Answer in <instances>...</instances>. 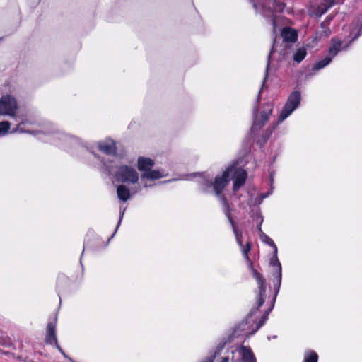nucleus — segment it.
<instances>
[{
  "mask_svg": "<svg viewBox=\"0 0 362 362\" xmlns=\"http://www.w3.org/2000/svg\"><path fill=\"white\" fill-rule=\"evenodd\" d=\"M261 240L272 247L274 250L273 257L270 260V266H272L274 269L272 271V276L274 277V296L272 299V304L270 308H269L262 316L259 321L257 322L256 325V328L252 329L251 332H247V329L248 327L247 321H243L240 323L233 330L232 335L233 337H238L240 335H246L247 337H250L251 335L254 334L261 327H262L267 320H268V315L269 313L273 309L274 305V303L276 300V298L279 292L281 279H282V267L281 264L278 259L277 252L278 249L276 245H275L273 240L269 237L267 234L262 235L260 237Z\"/></svg>",
  "mask_w": 362,
  "mask_h": 362,
  "instance_id": "nucleus-3",
  "label": "nucleus"
},
{
  "mask_svg": "<svg viewBox=\"0 0 362 362\" xmlns=\"http://www.w3.org/2000/svg\"><path fill=\"white\" fill-rule=\"evenodd\" d=\"M17 110L18 103L14 97L6 95L0 98V115L8 116L18 122L16 128L13 129L11 133L20 132L36 135L38 139L61 148H65L69 144H79L78 138L59 131L52 125L41 128L35 118L16 115Z\"/></svg>",
  "mask_w": 362,
  "mask_h": 362,
  "instance_id": "nucleus-2",
  "label": "nucleus"
},
{
  "mask_svg": "<svg viewBox=\"0 0 362 362\" xmlns=\"http://www.w3.org/2000/svg\"><path fill=\"white\" fill-rule=\"evenodd\" d=\"M87 151H88L95 158H97L100 163L101 160L106 162L103 158H101L96 152L95 150L100 151L106 156L113 157V160H116V155H117V146L116 142L110 139L106 138L103 140L99 141L95 144V146H87L86 147Z\"/></svg>",
  "mask_w": 362,
  "mask_h": 362,
  "instance_id": "nucleus-7",
  "label": "nucleus"
},
{
  "mask_svg": "<svg viewBox=\"0 0 362 362\" xmlns=\"http://www.w3.org/2000/svg\"><path fill=\"white\" fill-rule=\"evenodd\" d=\"M250 216L253 221L256 223V225H262L264 218L260 212L259 208H257L255 210H251Z\"/></svg>",
  "mask_w": 362,
  "mask_h": 362,
  "instance_id": "nucleus-18",
  "label": "nucleus"
},
{
  "mask_svg": "<svg viewBox=\"0 0 362 362\" xmlns=\"http://www.w3.org/2000/svg\"><path fill=\"white\" fill-rule=\"evenodd\" d=\"M329 21H323L322 23H321V28L322 29L321 33L320 34V37H327L330 33H331V31L329 28Z\"/></svg>",
  "mask_w": 362,
  "mask_h": 362,
  "instance_id": "nucleus-20",
  "label": "nucleus"
},
{
  "mask_svg": "<svg viewBox=\"0 0 362 362\" xmlns=\"http://www.w3.org/2000/svg\"><path fill=\"white\" fill-rule=\"evenodd\" d=\"M281 35L285 43L284 47H286L288 42H294L297 40V33L291 28H283Z\"/></svg>",
  "mask_w": 362,
  "mask_h": 362,
  "instance_id": "nucleus-12",
  "label": "nucleus"
},
{
  "mask_svg": "<svg viewBox=\"0 0 362 362\" xmlns=\"http://www.w3.org/2000/svg\"><path fill=\"white\" fill-rule=\"evenodd\" d=\"M262 225H257V230L259 234V238L262 237V235L265 234L262 230Z\"/></svg>",
  "mask_w": 362,
  "mask_h": 362,
  "instance_id": "nucleus-26",
  "label": "nucleus"
},
{
  "mask_svg": "<svg viewBox=\"0 0 362 362\" xmlns=\"http://www.w3.org/2000/svg\"><path fill=\"white\" fill-rule=\"evenodd\" d=\"M214 359L212 357H207L204 360L200 361V362H213Z\"/></svg>",
  "mask_w": 362,
  "mask_h": 362,
  "instance_id": "nucleus-28",
  "label": "nucleus"
},
{
  "mask_svg": "<svg viewBox=\"0 0 362 362\" xmlns=\"http://www.w3.org/2000/svg\"><path fill=\"white\" fill-rule=\"evenodd\" d=\"M307 55V49L302 47L298 48L293 54V60L297 63H300Z\"/></svg>",
  "mask_w": 362,
  "mask_h": 362,
  "instance_id": "nucleus-17",
  "label": "nucleus"
},
{
  "mask_svg": "<svg viewBox=\"0 0 362 362\" xmlns=\"http://www.w3.org/2000/svg\"><path fill=\"white\" fill-rule=\"evenodd\" d=\"M55 347L59 350V351L66 358H67V356L66 355L65 352L63 351V349L60 347V346L58 344V342H57V344H54Z\"/></svg>",
  "mask_w": 362,
  "mask_h": 362,
  "instance_id": "nucleus-25",
  "label": "nucleus"
},
{
  "mask_svg": "<svg viewBox=\"0 0 362 362\" xmlns=\"http://www.w3.org/2000/svg\"><path fill=\"white\" fill-rule=\"evenodd\" d=\"M325 2H328L329 6H334L336 0H324Z\"/></svg>",
  "mask_w": 362,
  "mask_h": 362,
  "instance_id": "nucleus-27",
  "label": "nucleus"
},
{
  "mask_svg": "<svg viewBox=\"0 0 362 362\" xmlns=\"http://www.w3.org/2000/svg\"><path fill=\"white\" fill-rule=\"evenodd\" d=\"M356 29L358 30L356 33L354 34V37L351 38V41L346 45H344L342 41L338 38H332L329 43V47L328 49V54L327 57H329L332 60L334 57H336L338 53L342 50H346L348 47L351 45V43L356 40L361 34L362 25H356Z\"/></svg>",
  "mask_w": 362,
  "mask_h": 362,
  "instance_id": "nucleus-9",
  "label": "nucleus"
},
{
  "mask_svg": "<svg viewBox=\"0 0 362 362\" xmlns=\"http://www.w3.org/2000/svg\"><path fill=\"white\" fill-rule=\"evenodd\" d=\"M57 317L54 315L52 319H50L46 327L45 334V343L47 344L53 345L57 344Z\"/></svg>",
  "mask_w": 362,
  "mask_h": 362,
  "instance_id": "nucleus-11",
  "label": "nucleus"
},
{
  "mask_svg": "<svg viewBox=\"0 0 362 362\" xmlns=\"http://www.w3.org/2000/svg\"><path fill=\"white\" fill-rule=\"evenodd\" d=\"M163 177V173L160 170L151 169L147 172L143 173L140 177V184L139 186L133 189L132 194L140 192L143 187L146 188L151 187V185L148 184L147 180L153 181Z\"/></svg>",
  "mask_w": 362,
  "mask_h": 362,
  "instance_id": "nucleus-10",
  "label": "nucleus"
},
{
  "mask_svg": "<svg viewBox=\"0 0 362 362\" xmlns=\"http://www.w3.org/2000/svg\"><path fill=\"white\" fill-rule=\"evenodd\" d=\"M333 6H329L328 2L324 1L323 4L319 5L317 8V14L318 16H322L325 14L329 8H332Z\"/></svg>",
  "mask_w": 362,
  "mask_h": 362,
  "instance_id": "nucleus-23",
  "label": "nucleus"
},
{
  "mask_svg": "<svg viewBox=\"0 0 362 362\" xmlns=\"http://www.w3.org/2000/svg\"><path fill=\"white\" fill-rule=\"evenodd\" d=\"M318 356L316 352L308 350L304 354L303 362H317Z\"/></svg>",
  "mask_w": 362,
  "mask_h": 362,
  "instance_id": "nucleus-19",
  "label": "nucleus"
},
{
  "mask_svg": "<svg viewBox=\"0 0 362 362\" xmlns=\"http://www.w3.org/2000/svg\"><path fill=\"white\" fill-rule=\"evenodd\" d=\"M101 163L108 174L112 175L117 182L134 185L139 180V173L131 166L119 165L117 162L113 160H110L108 162L101 160Z\"/></svg>",
  "mask_w": 362,
  "mask_h": 362,
  "instance_id": "nucleus-6",
  "label": "nucleus"
},
{
  "mask_svg": "<svg viewBox=\"0 0 362 362\" xmlns=\"http://www.w3.org/2000/svg\"><path fill=\"white\" fill-rule=\"evenodd\" d=\"M238 351L243 362H256V358L250 348L242 346L238 349Z\"/></svg>",
  "mask_w": 362,
  "mask_h": 362,
  "instance_id": "nucleus-13",
  "label": "nucleus"
},
{
  "mask_svg": "<svg viewBox=\"0 0 362 362\" xmlns=\"http://www.w3.org/2000/svg\"><path fill=\"white\" fill-rule=\"evenodd\" d=\"M301 95L300 91L294 90L288 96L284 106L283 107L277 121L274 124L273 129L282 123L288 118L300 105Z\"/></svg>",
  "mask_w": 362,
  "mask_h": 362,
  "instance_id": "nucleus-8",
  "label": "nucleus"
},
{
  "mask_svg": "<svg viewBox=\"0 0 362 362\" xmlns=\"http://www.w3.org/2000/svg\"><path fill=\"white\" fill-rule=\"evenodd\" d=\"M238 162H234L228 166L221 175L216 176L215 178L209 174L202 173L199 175L197 183L199 189L201 192L204 193H212L218 197L220 202L222 204L223 211L228 218L231 227L233 228L234 235L235 236L236 242L239 247L241 248L242 253L248 263V268L251 271L252 276L256 280L258 286V293L257 294V306L252 308L250 315H252L264 304V296L266 292V281L262 274L258 272L253 267V264L250 261L248 253L251 250L250 243H247L244 246L242 242L243 233L239 231L233 220L231 216V210L228 203L226 198L221 194L223 189L228 185L231 177L233 180V191L236 192L239 188L243 186L247 178V172L245 170L238 168Z\"/></svg>",
  "mask_w": 362,
  "mask_h": 362,
  "instance_id": "nucleus-1",
  "label": "nucleus"
},
{
  "mask_svg": "<svg viewBox=\"0 0 362 362\" xmlns=\"http://www.w3.org/2000/svg\"><path fill=\"white\" fill-rule=\"evenodd\" d=\"M154 165V161L151 158L139 157L138 158V169L144 173L151 170Z\"/></svg>",
  "mask_w": 362,
  "mask_h": 362,
  "instance_id": "nucleus-14",
  "label": "nucleus"
},
{
  "mask_svg": "<svg viewBox=\"0 0 362 362\" xmlns=\"http://www.w3.org/2000/svg\"><path fill=\"white\" fill-rule=\"evenodd\" d=\"M272 194V191L270 192H267L266 193H261L256 199L253 202L252 199L250 201V203L249 204L250 206L251 205H257V204H260L263 200L268 197L270 194Z\"/></svg>",
  "mask_w": 362,
  "mask_h": 362,
  "instance_id": "nucleus-21",
  "label": "nucleus"
},
{
  "mask_svg": "<svg viewBox=\"0 0 362 362\" xmlns=\"http://www.w3.org/2000/svg\"><path fill=\"white\" fill-rule=\"evenodd\" d=\"M272 129L270 130L268 133L266 134V136H264V140L265 141L269 138V135L272 134Z\"/></svg>",
  "mask_w": 362,
  "mask_h": 362,
  "instance_id": "nucleus-29",
  "label": "nucleus"
},
{
  "mask_svg": "<svg viewBox=\"0 0 362 362\" xmlns=\"http://www.w3.org/2000/svg\"><path fill=\"white\" fill-rule=\"evenodd\" d=\"M332 60L330 59L329 57L325 56L323 59L319 60L318 62L313 64L310 71V75H315L318 71L326 67L332 62Z\"/></svg>",
  "mask_w": 362,
  "mask_h": 362,
  "instance_id": "nucleus-15",
  "label": "nucleus"
},
{
  "mask_svg": "<svg viewBox=\"0 0 362 362\" xmlns=\"http://www.w3.org/2000/svg\"><path fill=\"white\" fill-rule=\"evenodd\" d=\"M228 361H229L228 357H223L221 358L220 362H228Z\"/></svg>",
  "mask_w": 362,
  "mask_h": 362,
  "instance_id": "nucleus-30",
  "label": "nucleus"
},
{
  "mask_svg": "<svg viewBox=\"0 0 362 362\" xmlns=\"http://www.w3.org/2000/svg\"><path fill=\"white\" fill-rule=\"evenodd\" d=\"M285 57V50H281L279 52H277V45L276 40H274L273 46L268 56L267 66L265 76L263 80V83H264L265 82V80L267 77L269 70L271 69V66L273 64L274 61L276 59L277 61H281L284 59ZM263 87L264 84H262V86L259 91L258 96L255 101V104L253 108V124L251 127V132L253 134H255L256 132L259 131L265 124V123L269 120V117L273 112L274 105L272 103H267L264 104L260 110H258L257 107V105L259 103L261 91Z\"/></svg>",
  "mask_w": 362,
  "mask_h": 362,
  "instance_id": "nucleus-4",
  "label": "nucleus"
},
{
  "mask_svg": "<svg viewBox=\"0 0 362 362\" xmlns=\"http://www.w3.org/2000/svg\"><path fill=\"white\" fill-rule=\"evenodd\" d=\"M124 211H125V209H122V208H120V211H119V222L116 226V229L115 230V233H113V235L110 237V238L109 239V240L115 235V233L117 232L120 223H121V221L123 218V216H124Z\"/></svg>",
  "mask_w": 362,
  "mask_h": 362,
  "instance_id": "nucleus-24",
  "label": "nucleus"
},
{
  "mask_svg": "<svg viewBox=\"0 0 362 362\" xmlns=\"http://www.w3.org/2000/svg\"><path fill=\"white\" fill-rule=\"evenodd\" d=\"M117 194L118 199L124 202L129 199L132 196L130 189L124 185H119L117 186Z\"/></svg>",
  "mask_w": 362,
  "mask_h": 362,
  "instance_id": "nucleus-16",
  "label": "nucleus"
},
{
  "mask_svg": "<svg viewBox=\"0 0 362 362\" xmlns=\"http://www.w3.org/2000/svg\"><path fill=\"white\" fill-rule=\"evenodd\" d=\"M251 1L253 2L255 9L272 23L273 33H276L285 4L281 0H251Z\"/></svg>",
  "mask_w": 362,
  "mask_h": 362,
  "instance_id": "nucleus-5",
  "label": "nucleus"
},
{
  "mask_svg": "<svg viewBox=\"0 0 362 362\" xmlns=\"http://www.w3.org/2000/svg\"><path fill=\"white\" fill-rule=\"evenodd\" d=\"M11 127V124L8 121H3L0 122V136L6 135Z\"/></svg>",
  "mask_w": 362,
  "mask_h": 362,
  "instance_id": "nucleus-22",
  "label": "nucleus"
}]
</instances>
